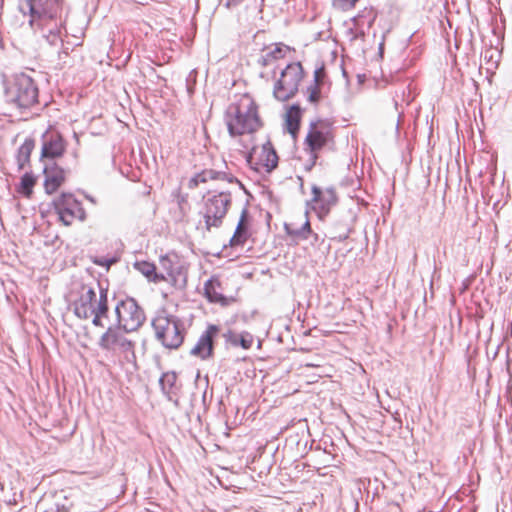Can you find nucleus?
Returning <instances> with one entry per match:
<instances>
[{"label": "nucleus", "mask_w": 512, "mask_h": 512, "mask_svg": "<svg viewBox=\"0 0 512 512\" xmlns=\"http://www.w3.org/2000/svg\"><path fill=\"white\" fill-rule=\"evenodd\" d=\"M19 9L24 15L29 14L30 27L49 45L57 46L62 42V0H25Z\"/></svg>", "instance_id": "f257e3e1"}, {"label": "nucleus", "mask_w": 512, "mask_h": 512, "mask_svg": "<svg viewBox=\"0 0 512 512\" xmlns=\"http://www.w3.org/2000/svg\"><path fill=\"white\" fill-rule=\"evenodd\" d=\"M225 123L231 136L257 131L261 121L253 98L244 94L236 103L229 105L225 113Z\"/></svg>", "instance_id": "f03ea898"}, {"label": "nucleus", "mask_w": 512, "mask_h": 512, "mask_svg": "<svg viewBox=\"0 0 512 512\" xmlns=\"http://www.w3.org/2000/svg\"><path fill=\"white\" fill-rule=\"evenodd\" d=\"M5 97L16 108L28 109L38 102V87L29 75L17 74L6 86Z\"/></svg>", "instance_id": "7ed1b4c3"}, {"label": "nucleus", "mask_w": 512, "mask_h": 512, "mask_svg": "<svg viewBox=\"0 0 512 512\" xmlns=\"http://www.w3.org/2000/svg\"><path fill=\"white\" fill-rule=\"evenodd\" d=\"M157 339L169 349H177L184 340L182 323L175 315L160 311L152 321Z\"/></svg>", "instance_id": "20e7f679"}, {"label": "nucleus", "mask_w": 512, "mask_h": 512, "mask_svg": "<svg viewBox=\"0 0 512 512\" xmlns=\"http://www.w3.org/2000/svg\"><path fill=\"white\" fill-rule=\"evenodd\" d=\"M74 314L80 319H90L95 312L100 314L108 313L107 291L100 289L97 296L95 290L83 285L79 291L78 298L73 302Z\"/></svg>", "instance_id": "39448f33"}, {"label": "nucleus", "mask_w": 512, "mask_h": 512, "mask_svg": "<svg viewBox=\"0 0 512 512\" xmlns=\"http://www.w3.org/2000/svg\"><path fill=\"white\" fill-rule=\"evenodd\" d=\"M304 78V71L301 63L294 62L288 64L281 70L279 78L273 85V97L281 102L293 98L299 89V85Z\"/></svg>", "instance_id": "423d86ee"}, {"label": "nucleus", "mask_w": 512, "mask_h": 512, "mask_svg": "<svg viewBox=\"0 0 512 512\" xmlns=\"http://www.w3.org/2000/svg\"><path fill=\"white\" fill-rule=\"evenodd\" d=\"M230 204L231 195L225 192L208 195L204 198L200 214L204 219L206 230L210 231L212 228L221 226Z\"/></svg>", "instance_id": "0eeeda50"}, {"label": "nucleus", "mask_w": 512, "mask_h": 512, "mask_svg": "<svg viewBox=\"0 0 512 512\" xmlns=\"http://www.w3.org/2000/svg\"><path fill=\"white\" fill-rule=\"evenodd\" d=\"M99 346L104 350L122 354L127 361L135 359L134 343L125 336L120 326H110L100 337Z\"/></svg>", "instance_id": "6e6552de"}, {"label": "nucleus", "mask_w": 512, "mask_h": 512, "mask_svg": "<svg viewBox=\"0 0 512 512\" xmlns=\"http://www.w3.org/2000/svg\"><path fill=\"white\" fill-rule=\"evenodd\" d=\"M115 313L118 326L126 333L137 331L145 321L143 309L133 298L120 301L115 307Z\"/></svg>", "instance_id": "1a4fd4ad"}, {"label": "nucleus", "mask_w": 512, "mask_h": 512, "mask_svg": "<svg viewBox=\"0 0 512 512\" xmlns=\"http://www.w3.org/2000/svg\"><path fill=\"white\" fill-rule=\"evenodd\" d=\"M53 206L59 221L66 226L71 225L75 220L85 219L86 214L82 204L71 193H62L55 198Z\"/></svg>", "instance_id": "9d476101"}, {"label": "nucleus", "mask_w": 512, "mask_h": 512, "mask_svg": "<svg viewBox=\"0 0 512 512\" xmlns=\"http://www.w3.org/2000/svg\"><path fill=\"white\" fill-rule=\"evenodd\" d=\"M333 142V128L330 123L319 120L310 124V129L306 136V143L311 151L313 163H315L317 159V152L325 147L331 146Z\"/></svg>", "instance_id": "9b49d317"}, {"label": "nucleus", "mask_w": 512, "mask_h": 512, "mask_svg": "<svg viewBox=\"0 0 512 512\" xmlns=\"http://www.w3.org/2000/svg\"><path fill=\"white\" fill-rule=\"evenodd\" d=\"M218 331L219 328L216 325H209L190 350V354L202 360L209 358L213 353V339Z\"/></svg>", "instance_id": "f8f14e48"}, {"label": "nucleus", "mask_w": 512, "mask_h": 512, "mask_svg": "<svg viewBox=\"0 0 512 512\" xmlns=\"http://www.w3.org/2000/svg\"><path fill=\"white\" fill-rule=\"evenodd\" d=\"M312 194V200L316 204L315 209L319 211L320 215L327 214L331 207L337 202L336 192L333 188H326L323 190L317 186H313Z\"/></svg>", "instance_id": "ddd939ff"}, {"label": "nucleus", "mask_w": 512, "mask_h": 512, "mask_svg": "<svg viewBox=\"0 0 512 512\" xmlns=\"http://www.w3.org/2000/svg\"><path fill=\"white\" fill-rule=\"evenodd\" d=\"M65 150L62 137L56 133H45L43 135V143L41 156L43 158H56L63 154Z\"/></svg>", "instance_id": "4468645a"}, {"label": "nucleus", "mask_w": 512, "mask_h": 512, "mask_svg": "<svg viewBox=\"0 0 512 512\" xmlns=\"http://www.w3.org/2000/svg\"><path fill=\"white\" fill-rule=\"evenodd\" d=\"M284 228L291 241L295 244H298L300 241L307 240L309 236L313 234L306 214L303 223H296L295 221L285 223Z\"/></svg>", "instance_id": "2eb2a0df"}, {"label": "nucleus", "mask_w": 512, "mask_h": 512, "mask_svg": "<svg viewBox=\"0 0 512 512\" xmlns=\"http://www.w3.org/2000/svg\"><path fill=\"white\" fill-rule=\"evenodd\" d=\"M44 189L47 194L54 193L65 181V171L57 166L45 167Z\"/></svg>", "instance_id": "dca6fc26"}, {"label": "nucleus", "mask_w": 512, "mask_h": 512, "mask_svg": "<svg viewBox=\"0 0 512 512\" xmlns=\"http://www.w3.org/2000/svg\"><path fill=\"white\" fill-rule=\"evenodd\" d=\"M221 283L216 278L207 280L204 284V295L211 303L228 306L232 299L225 297L221 292Z\"/></svg>", "instance_id": "f3484780"}, {"label": "nucleus", "mask_w": 512, "mask_h": 512, "mask_svg": "<svg viewBox=\"0 0 512 512\" xmlns=\"http://www.w3.org/2000/svg\"><path fill=\"white\" fill-rule=\"evenodd\" d=\"M210 180H225L228 182H233L234 178L225 172L206 169L192 177L189 180L188 187L193 189L196 188L199 184L206 183Z\"/></svg>", "instance_id": "a211bd4d"}, {"label": "nucleus", "mask_w": 512, "mask_h": 512, "mask_svg": "<svg viewBox=\"0 0 512 512\" xmlns=\"http://www.w3.org/2000/svg\"><path fill=\"white\" fill-rule=\"evenodd\" d=\"M325 76L326 74L323 66L315 69L313 75V83L307 87L305 92L307 101L311 104H316L319 102L321 98V87L324 83Z\"/></svg>", "instance_id": "6ab92c4d"}, {"label": "nucleus", "mask_w": 512, "mask_h": 512, "mask_svg": "<svg viewBox=\"0 0 512 512\" xmlns=\"http://www.w3.org/2000/svg\"><path fill=\"white\" fill-rule=\"evenodd\" d=\"M286 51L287 47L280 44L267 47L262 51V54L258 59V63L264 67L270 66L275 61L284 58Z\"/></svg>", "instance_id": "aec40b11"}, {"label": "nucleus", "mask_w": 512, "mask_h": 512, "mask_svg": "<svg viewBox=\"0 0 512 512\" xmlns=\"http://www.w3.org/2000/svg\"><path fill=\"white\" fill-rule=\"evenodd\" d=\"M247 216H248L247 210L243 209L241 216H240V220H239L236 230L234 232V235L232 236V238L230 240L231 246L242 245L246 241V239H247V225H246Z\"/></svg>", "instance_id": "412c9836"}, {"label": "nucleus", "mask_w": 512, "mask_h": 512, "mask_svg": "<svg viewBox=\"0 0 512 512\" xmlns=\"http://www.w3.org/2000/svg\"><path fill=\"white\" fill-rule=\"evenodd\" d=\"M34 148V141L26 139L18 149L17 161L19 168H23L25 163L29 161L31 152Z\"/></svg>", "instance_id": "4be33fe9"}, {"label": "nucleus", "mask_w": 512, "mask_h": 512, "mask_svg": "<svg viewBox=\"0 0 512 512\" xmlns=\"http://www.w3.org/2000/svg\"><path fill=\"white\" fill-rule=\"evenodd\" d=\"M300 113L301 109L299 106L296 105L291 106L290 109L287 111L286 121L288 129L291 133H295V131H297L299 128Z\"/></svg>", "instance_id": "5701e85b"}, {"label": "nucleus", "mask_w": 512, "mask_h": 512, "mask_svg": "<svg viewBox=\"0 0 512 512\" xmlns=\"http://www.w3.org/2000/svg\"><path fill=\"white\" fill-rule=\"evenodd\" d=\"M35 184L36 178L31 173H25L21 178L18 192L25 197L30 198Z\"/></svg>", "instance_id": "b1692460"}, {"label": "nucleus", "mask_w": 512, "mask_h": 512, "mask_svg": "<svg viewBox=\"0 0 512 512\" xmlns=\"http://www.w3.org/2000/svg\"><path fill=\"white\" fill-rule=\"evenodd\" d=\"M228 340L233 345H240L244 349H249L253 344V336L248 332H244L240 335L230 332Z\"/></svg>", "instance_id": "393cba45"}, {"label": "nucleus", "mask_w": 512, "mask_h": 512, "mask_svg": "<svg viewBox=\"0 0 512 512\" xmlns=\"http://www.w3.org/2000/svg\"><path fill=\"white\" fill-rule=\"evenodd\" d=\"M262 156L265 157L264 159H262L263 165L268 170L273 169L277 166L278 156L273 149L264 145L262 147Z\"/></svg>", "instance_id": "a878e982"}, {"label": "nucleus", "mask_w": 512, "mask_h": 512, "mask_svg": "<svg viewBox=\"0 0 512 512\" xmlns=\"http://www.w3.org/2000/svg\"><path fill=\"white\" fill-rule=\"evenodd\" d=\"M135 268L148 279L156 280L157 274L155 273L156 267L154 264L146 261L136 262Z\"/></svg>", "instance_id": "bb28decb"}, {"label": "nucleus", "mask_w": 512, "mask_h": 512, "mask_svg": "<svg viewBox=\"0 0 512 512\" xmlns=\"http://www.w3.org/2000/svg\"><path fill=\"white\" fill-rule=\"evenodd\" d=\"M176 379L177 376L174 372L164 373L159 380L162 390L168 392V390L174 386Z\"/></svg>", "instance_id": "cd10ccee"}, {"label": "nucleus", "mask_w": 512, "mask_h": 512, "mask_svg": "<svg viewBox=\"0 0 512 512\" xmlns=\"http://www.w3.org/2000/svg\"><path fill=\"white\" fill-rule=\"evenodd\" d=\"M358 0H331L332 6L340 11H349L355 7Z\"/></svg>", "instance_id": "c85d7f7f"}, {"label": "nucleus", "mask_w": 512, "mask_h": 512, "mask_svg": "<svg viewBox=\"0 0 512 512\" xmlns=\"http://www.w3.org/2000/svg\"><path fill=\"white\" fill-rule=\"evenodd\" d=\"M160 264L163 266L164 269L167 270L169 275L173 274L172 266H171V260L168 256H163L160 258Z\"/></svg>", "instance_id": "c756f323"}, {"label": "nucleus", "mask_w": 512, "mask_h": 512, "mask_svg": "<svg viewBox=\"0 0 512 512\" xmlns=\"http://www.w3.org/2000/svg\"><path fill=\"white\" fill-rule=\"evenodd\" d=\"M106 316L107 314H100L98 312H95V314H93V316L90 319H92V324L94 326L103 327L104 325L102 323V318Z\"/></svg>", "instance_id": "7c9ffc66"}, {"label": "nucleus", "mask_w": 512, "mask_h": 512, "mask_svg": "<svg viewBox=\"0 0 512 512\" xmlns=\"http://www.w3.org/2000/svg\"><path fill=\"white\" fill-rule=\"evenodd\" d=\"M243 0H226V6L228 8L235 7L239 5Z\"/></svg>", "instance_id": "2f4dec72"}, {"label": "nucleus", "mask_w": 512, "mask_h": 512, "mask_svg": "<svg viewBox=\"0 0 512 512\" xmlns=\"http://www.w3.org/2000/svg\"><path fill=\"white\" fill-rule=\"evenodd\" d=\"M113 262H114L113 260H111V261H106L105 263H104L103 261H95V263H96V264H98V265H102V266H103V265H106L107 267H109V266H110V264H111V263H113Z\"/></svg>", "instance_id": "473e14b6"}]
</instances>
